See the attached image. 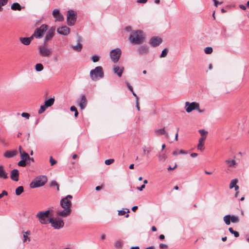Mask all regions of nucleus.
<instances>
[{"mask_svg": "<svg viewBox=\"0 0 249 249\" xmlns=\"http://www.w3.org/2000/svg\"><path fill=\"white\" fill-rule=\"evenodd\" d=\"M72 197L71 195H68L60 200V205L63 210H57L56 211V213L58 216L66 217L71 214V207L72 205L71 199Z\"/></svg>", "mask_w": 249, "mask_h": 249, "instance_id": "1", "label": "nucleus"}, {"mask_svg": "<svg viewBox=\"0 0 249 249\" xmlns=\"http://www.w3.org/2000/svg\"><path fill=\"white\" fill-rule=\"evenodd\" d=\"M129 40L133 44L142 43L144 41V37L143 35V32L141 30L132 32L129 36Z\"/></svg>", "mask_w": 249, "mask_h": 249, "instance_id": "2", "label": "nucleus"}, {"mask_svg": "<svg viewBox=\"0 0 249 249\" xmlns=\"http://www.w3.org/2000/svg\"><path fill=\"white\" fill-rule=\"evenodd\" d=\"M89 75L91 79L93 81L103 78L104 76L103 68L101 66L96 67L90 71Z\"/></svg>", "mask_w": 249, "mask_h": 249, "instance_id": "3", "label": "nucleus"}, {"mask_svg": "<svg viewBox=\"0 0 249 249\" xmlns=\"http://www.w3.org/2000/svg\"><path fill=\"white\" fill-rule=\"evenodd\" d=\"M47 181V178L45 176H40L35 178L30 184L32 188H35L43 186Z\"/></svg>", "mask_w": 249, "mask_h": 249, "instance_id": "4", "label": "nucleus"}, {"mask_svg": "<svg viewBox=\"0 0 249 249\" xmlns=\"http://www.w3.org/2000/svg\"><path fill=\"white\" fill-rule=\"evenodd\" d=\"M50 213L51 211L50 210L39 211L36 216L41 224H47L49 219Z\"/></svg>", "mask_w": 249, "mask_h": 249, "instance_id": "5", "label": "nucleus"}, {"mask_svg": "<svg viewBox=\"0 0 249 249\" xmlns=\"http://www.w3.org/2000/svg\"><path fill=\"white\" fill-rule=\"evenodd\" d=\"M47 29L48 25L46 24H42L40 27L37 28L35 30L34 33L32 36L33 37H35L36 38H41L43 36Z\"/></svg>", "mask_w": 249, "mask_h": 249, "instance_id": "6", "label": "nucleus"}, {"mask_svg": "<svg viewBox=\"0 0 249 249\" xmlns=\"http://www.w3.org/2000/svg\"><path fill=\"white\" fill-rule=\"evenodd\" d=\"M49 222L55 229H61L64 226L63 220L59 218H50Z\"/></svg>", "mask_w": 249, "mask_h": 249, "instance_id": "7", "label": "nucleus"}, {"mask_svg": "<svg viewBox=\"0 0 249 249\" xmlns=\"http://www.w3.org/2000/svg\"><path fill=\"white\" fill-rule=\"evenodd\" d=\"M38 50L39 54L42 57H49L50 56L52 53V50L48 48L45 43L43 45L38 46Z\"/></svg>", "mask_w": 249, "mask_h": 249, "instance_id": "8", "label": "nucleus"}, {"mask_svg": "<svg viewBox=\"0 0 249 249\" xmlns=\"http://www.w3.org/2000/svg\"><path fill=\"white\" fill-rule=\"evenodd\" d=\"M76 20V13L72 10H70L67 12V21L68 24L71 26L73 25Z\"/></svg>", "mask_w": 249, "mask_h": 249, "instance_id": "9", "label": "nucleus"}, {"mask_svg": "<svg viewBox=\"0 0 249 249\" xmlns=\"http://www.w3.org/2000/svg\"><path fill=\"white\" fill-rule=\"evenodd\" d=\"M223 220L226 225H230L231 222L233 223H237L239 222V218L238 216L236 215L227 214L224 216Z\"/></svg>", "mask_w": 249, "mask_h": 249, "instance_id": "10", "label": "nucleus"}, {"mask_svg": "<svg viewBox=\"0 0 249 249\" xmlns=\"http://www.w3.org/2000/svg\"><path fill=\"white\" fill-rule=\"evenodd\" d=\"M121 53V50L119 48H116L111 50L110 52V57L112 62L117 63L120 58Z\"/></svg>", "mask_w": 249, "mask_h": 249, "instance_id": "11", "label": "nucleus"}, {"mask_svg": "<svg viewBox=\"0 0 249 249\" xmlns=\"http://www.w3.org/2000/svg\"><path fill=\"white\" fill-rule=\"evenodd\" d=\"M185 105V110L188 113H190L194 110L198 109V107H199V104L195 102L192 103L186 102Z\"/></svg>", "mask_w": 249, "mask_h": 249, "instance_id": "12", "label": "nucleus"}, {"mask_svg": "<svg viewBox=\"0 0 249 249\" xmlns=\"http://www.w3.org/2000/svg\"><path fill=\"white\" fill-rule=\"evenodd\" d=\"M55 28L53 27H51L47 31V34L45 36L44 39V43H46L49 40H51L52 38L54 35L55 34Z\"/></svg>", "mask_w": 249, "mask_h": 249, "instance_id": "13", "label": "nucleus"}, {"mask_svg": "<svg viewBox=\"0 0 249 249\" xmlns=\"http://www.w3.org/2000/svg\"><path fill=\"white\" fill-rule=\"evenodd\" d=\"M162 42V39L159 36H154L152 37L149 42V44L153 47L159 46Z\"/></svg>", "mask_w": 249, "mask_h": 249, "instance_id": "14", "label": "nucleus"}, {"mask_svg": "<svg viewBox=\"0 0 249 249\" xmlns=\"http://www.w3.org/2000/svg\"><path fill=\"white\" fill-rule=\"evenodd\" d=\"M56 31L58 34L66 36L70 34V29L66 26H64L58 28Z\"/></svg>", "mask_w": 249, "mask_h": 249, "instance_id": "15", "label": "nucleus"}, {"mask_svg": "<svg viewBox=\"0 0 249 249\" xmlns=\"http://www.w3.org/2000/svg\"><path fill=\"white\" fill-rule=\"evenodd\" d=\"M113 71L115 74H116L117 76L120 77L122 76L123 71H124V67L123 66L119 67L117 65H114L113 66Z\"/></svg>", "mask_w": 249, "mask_h": 249, "instance_id": "16", "label": "nucleus"}, {"mask_svg": "<svg viewBox=\"0 0 249 249\" xmlns=\"http://www.w3.org/2000/svg\"><path fill=\"white\" fill-rule=\"evenodd\" d=\"M82 41V38L81 36H79L77 37V45L75 46H72V48L74 50L77 52H80L82 49V45L81 44V42Z\"/></svg>", "mask_w": 249, "mask_h": 249, "instance_id": "17", "label": "nucleus"}, {"mask_svg": "<svg viewBox=\"0 0 249 249\" xmlns=\"http://www.w3.org/2000/svg\"><path fill=\"white\" fill-rule=\"evenodd\" d=\"M10 178L15 181H18L19 179V172L17 169H13L11 172Z\"/></svg>", "mask_w": 249, "mask_h": 249, "instance_id": "18", "label": "nucleus"}, {"mask_svg": "<svg viewBox=\"0 0 249 249\" xmlns=\"http://www.w3.org/2000/svg\"><path fill=\"white\" fill-rule=\"evenodd\" d=\"M138 52L141 54L146 55L149 52V47L146 45L141 46L138 48Z\"/></svg>", "mask_w": 249, "mask_h": 249, "instance_id": "19", "label": "nucleus"}, {"mask_svg": "<svg viewBox=\"0 0 249 249\" xmlns=\"http://www.w3.org/2000/svg\"><path fill=\"white\" fill-rule=\"evenodd\" d=\"M155 133L157 136H160L161 135H164L166 138L169 137L168 133L165 131V128L163 127L160 129H156L155 130Z\"/></svg>", "mask_w": 249, "mask_h": 249, "instance_id": "20", "label": "nucleus"}, {"mask_svg": "<svg viewBox=\"0 0 249 249\" xmlns=\"http://www.w3.org/2000/svg\"><path fill=\"white\" fill-rule=\"evenodd\" d=\"M33 39V37L32 36L29 37H20L19 38L21 43L25 45H29Z\"/></svg>", "mask_w": 249, "mask_h": 249, "instance_id": "21", "label": "nucleus"}, {"mask_svg": "<svg viewBox=\"0 0 249 249\" xmlns=\"http://www.w3.org/2000/svg\"><path fill=\"white\" fill-rule=\"evenodd\" d=\"M79 106L81 109L85 108L87 106V99L85 95L81 96Z\"/></svg>", "mask_w": 249, "mask_h": 249, "instance_id": "22", "label": "nucleus"}, {"mask_svg": "<svg viewBox=\"0 0 249 249\" xmlns=\"http://www.w3.org/2000/svg\"><path fill=\"white\" fill-rule=\"evenodd\" d=\"M0 178L5 179L8 178V174L4 169L3 166L2 165H0Z\"/></svg>", "mask_w": 249, "mask_h": 249, "instance_id": "23", "label": "nucleus"}, {"mask_svg": "<svg viewBox=\"0 0 249 249\" xmlns=\"http://www.w3.org/2000/svg\"><path fill=\"white\" fill-rule=\"evenodd\" d=\"M123 246V242L121 239L116 240L113 243V246L117 249H121Z\"/></svg>", "mask_w": 249, "mask_h": 249, "instance_id": "24", "label": "nucleus"}, {"mask_svg": "<svg viewBox=\"0 0 249 249\" xmlns=\"http://www.w3.org/2000/svg\"><path fill=\"white\" fill-rule=\"evenodd\" d=\"M17 153L16 151H7L4 154V156L7 158L14 157Z\"/></svg>", "mask_w": 249, "mask_h": 249, "instance_id": "25", "label": "nucleus"}, {"mask_svg": "<svg viewBox=\"0 0 249 249\" xmlns=\"http://www.w3.org/2000/svg\"><path fill=\"white\" fill-rule=\"evenodd\" d=\"M11 8L14 11H20L22 9V7L18 3L15 2L11 5Z\"/></svg>", "mask_w": 249, "mask_h": 249, "instance_id": "26", "label": "nucleus"}, {"mask_svg": "<svg viewBox=\"0 0 249 249\" xmlns=\"http://www.w3.org/2000/svg\"><path fill=\"white\" fill-rule=\"evenodd\" d=\"M54 102V98H51L49 99L48 100L45 101V102L44 103V105L47 107H51L53 104Z\"/></svg>", "mask_w": 249, "mask_h": 249, "instance_id": "27", "label": "nucleus"}, {"mask_svg": "<svg viewBox=\"0 0 249 249\" xmlns=\"http://www.w3.org/2000/svg\"><path fill=\"white\" fill-rule=\"evenodd\" d=\"M225 162L229 167H233L236 164V161L234 160L228 159L225 160Z\"/></svg>", "mask_w": 249, "mask_h": 249, "instance_id": "28", "label": "nucleus"}, {"mask_svg": "<svg viewBox=\"0 0 249 249\" xmlns=\"http://www.w3.org/2000/svg\"><path fill=\"white\" fill-rule=\"evenodd\" d=\"M24 192V188L22 186H18L16 188L15 193L17 196H19Z\"/></svg>", "mask_w": 249, "mask_h": 249, "instance_id": "29", "label": "nucleus"}, {"mask_svg": "<svg viewBox=\"0 0 249 249\" xmlns=\"http://www.w3.org/2000/svg\"><path fill=\"white\" fill-rule=\"evenodd\" d=\"M30 234V231H26L23 232V242H25L27 240L28 241H30V239L28 235Z\"/></svg>", "mask_w": 249, "mask_h": 249, "instance_id": "30", "label": "nucleus"}, {"mask_svg": "<svg viewBox=\"0 0 249 249\" xmlns=\"http://www.w3.org/2000/svg\"><path fill=\"white\" fill-rule=\"evenodd\" d=\"M152 149L153 148L152 147H149L146 148V147L144 146V147H143V151L144 154H145L148 156Z\"/></svg>", "mask_w": 249, "mask_h": 249, "instance_id": "31", "label": "nucleus"}, {"mask_svg": "<svg viewBox=\"0 0 249 249\" xmlns=\"http://www.w3.org/2000/svg\"><path fill=\"white\" fill-rule=\"evenodd\" d=\"M35 69L37 71H41L43 70V66L41 63H37L35 66Z\"/></svg>", "mask_w": 249, "mask_h": 249, "instance_id": "32", "label": "nucleus"}, {"mask_svg": "<svg viewBox=\"0 0 249 249\" xmlns=\"http://www.w3.org/2000/svg\"><path fill=\"white\" fill-rule=\"evenodd\" d=\"M21 159L26 161L27 160L30 159V157L28 153L24 152L22 154H21Z\"/></svg>", "mask_w": 249, "mask_h": 249, "instance_id": "33", "label": "nucleus"}, {"mask_svg": "<svg viewBox=\"0 0 249 249\" xmlns=\"http://www.w3.org/2000/svg\"><path fill=\"white\" fill-rule=\"evenodd\" d=\"M187 154V152L183 150H180L179 151H175L173 152V155H174V156H177L178 155V154Z\"/></svg>", "mask_w": 249, "mask_h": 249, "instance_id": "34", "label": "nucleus"}, {"mask_svg": "<svg viewBox=\"0 0 249 249\" xmlns=\"http://www.w3.org/2000/svg\"><path fill=\"white\" fill-rule=\"evenodd\" d=\"M229 231L231 233L234 234L235 237H238L239 236V233L238 232L234 231L232 228H229Z\"/></svg>", "mask_w": 249, "mask_h": 249, "instance_id": "35", "label": "nucleus"}, {"mask_svg": "<svg viewBox=\"0 0 249 249\" xmlns=\"http://www.w3.org/2000/svg\"><path fill=\"white\" fill-rule=\"evenodd\" d=\"M237 181L238 180L237 179H233L231 180L230 184V188L231 189L233 188L236 185Z\"/></svg>", "mask_w": 249, "mask_h": 249, "instance_id": "36", "label": "nucleus"}, {"mask_svg": "<svg viewBox=\"0 0 249 249\" xmlns=\"http://www.w3.org/2000/svg\"><path fill=\"white\" fill-rule=\"evenodd\" d=\"M167 53H168V49L167 48L164 49L162 50L161 53L160 55V57L162 58V57H166L167 55Z\"/></svg>", "mask_w": 249, "mask_h": 249, "instance_id": "37", "label": "nucleus"}, {"mask_svg": "<svg viewBox=\"0 0 249 249\" xmlns=\"http://www.w3.org/2000/svg\"><path fill=\"white\" fill-rule=\"evenodd\" d=\"M8 2V0H0V11L3 10L2 6L5 5Z\"/></svg>", "mask_w": 249, "mask_h": 249, "instance_id": "38", "label": "nucleus"}, {"mask_svg": "<svg viewBox=\"0 0 249 249\" xmlns=\"http://www.w3.org/2000/svg\"><path fill=\"white\" fill-rule=\"evenodd\" d=\"M53 17L56 18V20L59 21H61L64 19V17L63 15L60 13L58 14L57 16Z\"/></svg>", "mask_w": 249, "mask_h": 249, "instance_id": "39", "label": "nucleus"}, {"mask_svg": "<svg viewBox=\"0 0 249 249\" xmlns=\"http://www.w3.org/2000/svg\"><path fill=\"white\" fill-rule=\"evenodd\" d=\"M70 110L71 111H73L74 112V116L77 117L78 115V112L74 106H71L70 108Z\"/></svg>", "mask_w": 249, "mask_h": 249, "instance_id": "40", "label": "nucleus"}, {"mask_svg": "<svg viewBox=\"0 0 249 249\" xmlns=\"http://www.w3.org/2000/svg\"><path fill=\"white\" fill-rule=\"evenodd\" d=\"M199 132L201 135V137H207L208 132L205 131L204 129L199 130Z\"/></svg>", "mask_w": 249, "mask_h": 249, "instance_id": "41", "label": "nucleus"}, {"mask_svg": "<svg viewBox=\"0 0 249 249\" xmlns=\"http://www.w3.org/2000/svg\"><path fill=\"white\" fill-rule=\"evenodd\" d=\"M204 52L206 54H211L213 52V49L210 47H206L204 49Z\"/></svg>", "mask_w": 249, "mask_h": 249, "instance_id": "42", "label": "nucleus"}, {"mask_svg": "<svg viewBox=\"0 0 249 249\" xmlns=\"http://www.w3.org/2000/svg\"><path fill=\"white\" fill-rule=\"evenodd\" d=\"M100 57L97 55H94L91 57V60L93 62H96L99 60Z\"/></svg>", "mask_w": 249, "mask_h": 249, "instance_id": "43", "label": "nucleus"}, {"mask_svg": "<svg viewBox=\"0 0 249 249\" xmlns=\"http://www.w3.org/2000/svg\"><path fill=\"white\" fill-rule=\"evenodd\" d=\"M47 107H45V106L44 105H42L40 106V108L38 110V113L39 114H41L47 108Z\"/></svg>", "mask_w": 249, "mask_h": 249, "instance_id": "44", "label": "nucleus"}, {"mask_svg": "<svg viewBox=\"0 0 249 249\" xmlns=\"http://www.w3.org/2000/svg\"><path fill=\"white\" fill-rule=\"evenodd\" d=\"M18 165L21 167H25L26 165V160H23L21 159L20 161H19Z\"/></svg>", "mask_w": 249, "mask_h": 249, "instance_id": "45", "label": "nucleus"}, {"mask_svg": "<svg viewBox=\"0 0 249 249\" xmlns=\"http://www.w3.org/2000/svg\"><path fill=\"white\" fill-rule=\"evenodd\" d=\"M51 186L52 187H54V186H56V189H57V191H59V185L54 180H53L51 182Z\"/></svg>", "mask_w": 249, "mask_h": 249, "instance_id": "46", "label": "nucleus"}, {"mask_svg": "<svg viewBox=\"0 0 249 249\" xmlns=\"http://www.w3.org/2000/svg\"><path fill=\"white\" fill-rule=\"evenodd\" d=\"M114 161V160L113 159H110L108 160H106L105 161V163L106 165H110L112 164Z\"/></svg>", "mask_w": 249, "mask_h": 249, "instance_id": "47", "label": "nucleus"}, {"mask_svg": "<svg viewBox=\"0 0 249 249\" xmlns=\"http://www.w3.org/2000/svg\"><path fill=\"white\" fill-rule=\"evenodd\" d=\"M166 158V156L165 154L160 155L159 156V159L160 160H164Z\"/></svg>", "mask_w": 249, "mask_h": 249, "instance_id": "48", "label": "nucleus"}, {"mask_svg": "<svg viewBox=\"0 0 249 249\" xmlns=\"http://www.w3.org/2000/svg\"><path fill=\"white\" fill-rule=\"evenodd\" d=\"M21 116L28 119L30 117V114L26 112H23L21 113Z\"/></svg>", "mask_w": 249, "mask_h": 249, "instance_id": "49", "label": "nucleus"}, {"mask_svg": "<svg viewBox=\"0 0 249 249\" xmlns=\"http://www.w3.org/2000/svg\"><path fill=\"white\" fill-rule=\"evenodd\" d=\"M197 149L198 150H200V151H202L203 150V143H199L198 142V144H197Z\"/></svg>", "mask_w": 249, "mask_h": 249, "instance_id": "50", "label": "nucleus"}, {"mask_svg": "<svg viewBox=\"0 0 249 249\" xmlns=\"http://www.w3.org/2000/svg\"><path fill=\"white\" fill-rule=\"evenodd\" d=\"M50 162L52 166L54 165L56 163V161L54 160L52 157L50 158Z\"/></svg>", "mask_w": 249, "mask_h": 249, "instance_id": "51", "label": "nucleus"}, {"mask_svg": "<svg viewBox=\"0 0 249 249\" xmlns=\"http://www.w3.org/2000/svg\"><path fill=\"white\" fill-rule=\"evenodd\" d=\"M8 193L7 191L3 190L2 193L0 194V198H2L4 196H7Z\"/></svg>", "mask_w": 249, "mask_h": 249, "instance_id": "52", "label": "nucleus"}, {"mask_svg": "<svg viewBox=\"0 0 249 249\" xmlns=\"http://www.w3.org/2000/svg\"><path fill=\"white\" fill-rule=\"evenodd\" d=\"M59 13V11L58 9H54L53 12V17H55Z\"/></svg>", "mask_w": 249, "mask_h": 249, "instance_id": "53", "label": "nucleus"}, {"mask_svg": "<svg viewBox=\"0 0 249 249\" xmlns=\"http://www.w3.org/2000/svg\"><path fill=\"white\" fill-rule=\"evenodd\" d=\"M126 213L125 211L124 210H120L118 211V215H124Z\"/></svg>", "mask_w": 249, "mask_h": 249, "instance_id": "54", "label": "nucleus"}, {"mask_svg": "<svg viewBox=\"0 0 249 249\" xmlns=\"http://www.w3.org/2000/svg\"><path fill=\"white\" fill-rule=\"evenodd\" d=\"M136 107L138 111L140 110V107L139 106V98H137L136 100Z\"/></svg>", "mask_w": 249, "mask_h": 249, "instance_id": "55", "label": "nucleus"}, {"mask_svg": "<svg viewBox=\"0 0 249 249\" xmlns=\"http://www.w3.org/2000/svg\"><path fill=\"white\" fill-rule=\"evenodd\" d=\"M126 86L128 89L130 90L131 92H133V88L129 84V83L127 82L126 83Z\"/></svg>", "mask_w": 249, "mask_h": 249, "instance_id": "56", "label": "nucleus"}, {"mask_svg": "<svg viewBox=\"0 0 249 249\" xmlns=\"http://www.w3.org/2000/svg\"><path fill=\"white\" fill-rule=\"evenodd\" d=\"M206 137H201V138L199 139V143H203L204 141L206 140Z\"/></svg>", "mask_w": 249, "mask_h": 249, "instance_id": "57", "label": "nucleus"}, {"mask_svg": "<svg viewBox=\"0 0 249 249\" xmlns=\"http://www.w3.org/2000/svg\"><path fill=\"white\" fill-rule=\"evenodd\" d=\"M159 246H160V248L161 249L166 248L168 247L167 245L164 244H160Z\"/></svg>", "mask_w": 249, "mask_h": 249, "instance_id": "58", "label": "nucleus"}, {"mask_svg": "<svg viewBox=\"0 0 249 249\" xmlns=\"http://www.w3.org/2000/svg\"><path fill=\"white\" fill-rule=\"evenodd\" d=\"M125 30L127 32H129L132 31V28L131 26H128L125 27Z\"/></svg>", "mask_w": 249, "mask_h": 249, "instance_id": "59", "label": "nucleus"}, {"mask_svg": "<svg viewBox=\"0 0 249 249\" xmlns=\"http://www.w3.org/2000/svg\"><path fill=\"white\" fill-rule=\"evenodd\" d=\"M145 185L143 184V185H141V187H138L137 189L140 191H142L145 188Z\"/></svg>", "mask_w": 249, "mask_h": 249, "instance_id": "60", "label": "nucleus"}, {"mask_svg": "<svg viewBox=\"0 0 249 249\" xmlns=\"http://www.w3.org/2000/svg\"><path fill=\"white\" fill-rule=\"evenodd\" d=\"M147 1V0H138L137 2L140 3H145Z\"/></svg>", "mask_w": 249, "mask_h": 249, "instance_id": "61", "label": "nucleus"}, {"mask_svg": "<svg viewBox=\"0 0 249 249\" xmlns=\"http://www.w3.org/2000/svg\"><path fill=\"white\" fill-rule=\"evenodd\" d=\"M214 3V5L215 6L217 7L218 6V4H221V2H219L218 1H217V0H213Z\"/></svg>", "mask_w": 249, "mask_h": 249, "instance_id": "62", "label": "nucleus"}, {"mask_svg": "<svg viewBox=\"0 0 249 249\" xmlns=\"http://www.w3.org/2000/svg\"><path fill=\"white\" fill-rule=\"evenodd\" d=\"M239 7H240L241 9H242V10H245L246 9V6H245V5H239Z\"/></svg>", "mask_w": 249, "mask_h": 249, "instance_id": "63", "label": "nucleus"}, {"mask_svg": "<svg viewBox=\"0 0 249 249\" xmlns=\"http://www.w3.org/2000/svg\"><path fill=\"white\" fill-rule=\"evenodd\" d=\"M191 156L193 158H196L197 156V154L196 153H193L191 154Z\"/></svg>", "mask_w": 249, "mask_h": 249, "instance_id": "64", "label": "nucleus"}]
</instances>
